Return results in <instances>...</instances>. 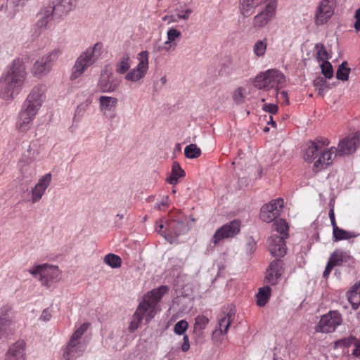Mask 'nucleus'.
<instances>
[{
	"instance_id": "1",
	"label": "nucleus",
	"mask_w": 360,
	"mask_h": 360,
	"mask_svg": "<svg viewBox=\"0 0 360 360\" xmlns=\"http://www.w3.org/2000/svg\"><path fill=\"white\" fill-rule=\"evenodd\" d=\"M25 68L20 60H15L1 78L0 96L5 101L18 94L25 80Z\"/></svg>"
},
{
	"instance_id": "2",
	"label": "nucleus",
	"mask_w": 360,
	"mask_h": 360,
	"mask_svg": "<svg viewBox=\"0 0 360 360\" xmlns=\"http://www.w3.org/2000/svg\"><path fill=\"white\" fill-rule=\"evenodd\" d=\"M167 291L168 288L166 285H161L157 289L148 292L145 295L143 302L139 304L137 309L140 311L143 318L146 315L147 322L155 316L157 304Z\"/></svg>"
},
{
	"instance_id": "3",
	"label": "nucleus",
	"mask_w": 360,
	"mask_h": 360,
	"mask_svg": "<svg viewBox=\"0 0 360 360\" xmlns=\"http://www.w3.org/2000/svg\"><path fill=\"white\" fill-rule=\"evenodd\" d=\"M285 82L284 75L276 70H269L264 73L258 75L255 80V87L259 89L270 90L275 89V92L278 94V91Z\"/></svg>"
},
{
	"instance_id": "4",
	"label": "nucleus",
	"mask_w": 360,
	"mask_h": 360,
	"mask_svg": "<svg viewBox=\"0 0 360 360\" xmlns=\"http://www.w3.org/2000/svg\"><path fill=\"white\" fill-rule=\"evenodd\" d=\"M103 44L96 43L93 47L89 48L77 58L72 78L79 77L89 67L92 65L101 54Z\"/></svg>"
},
{
	"instance_id": "5",
	"label": "nucleus",
	"mask_w": 360,
	"mask_h": 360,
	"mask_svg": "<svg viewBox=\"0 0 360 360\" xmlns=\"http://www.w3.org/2000/svg\"><path fill=\"white\" fill-rule=\"evenodd\" d=\"M29 272L34 276L39 275V281L46 286H49L51 281H58L60 275V271L58 266L47 264L35 266L29 269Z\"/></svg>"
},
{
	"instance_id": "6",
	"label": "nucleus",
	"mask_w": 360,
	"mask_h": 360,
	"mask_svg": "<svg viewBox=\"0 0 360 360\" xmlns=\"http://www.w3.org/2000/svg\"><path fill=\"white\" fill-rule=\"evenodd\" d=\"M336 0H321L316 10L314 22L320 26L326 24L334 14Z\"/></svg>"
},
{
	"instance_id": "7",
	"label": "nucleus",
	"mask_w": 360,
	"mask_h": 360,
	"mask_svg": "<svg viewBox=\"0 0 360 360\" xmlns=\"http://www.w3.org/2000/svg\"><path fill=\"white\" fill-rule=\"evenodd\" d=\"M148 51H141L138 54L139 63L126 75L125 79L127 81L138 82L144 77L148 70Z\"/></svg>"
},
{
	"instance_id": "8",
	"label": "nucleus",
	"mask_w": 360,
	"mask_h": 360,
	"mask_svg": "<svg viewBox=\"0 0 360 360\" xmlns=\"http://www.w3.org/2000/svg\"><path fill=\"white\" fill-rule=\"evenodd\" d=\"M283 207V200L278 198L271 200L262 206L260 212V218L262 221L269 223L277 218Z\"/></svg>"
},
{
	"instance_id": "9",
	"label": "nucleus",
	"mask_w": 360,
	"mask_h": 360,
	"mask_svg": "<svg viewBox=\"0 0 360 360\" xmlns=\"http://www.w3.org/2000/svg\"><path fill=\"white\" fill-rule=\"evenodd\" d=\"M360 146V132L349 135L342 139L337 148V154L339 156L348 155L355 152Z\"/></svg>"
},
{
	"instance_id": "10",
	"label": "nucleus",
	"mask_w": 360,
	"mask_h": 360,
	"mask_svg": "<svg viewBox=\"0 0 360 360\" xmlns=\"http://www.w3.org/2000/svg\"><path fill=\"white\" fill-rule=\"evenodd\" d=\"M342 322L341 315L337 311H330L321 316L316 330L322 333H331Z\"/></svg>"
},
{
	"instance_id": "11",
	"label": "nucleus",
	"mask_w": 360,
	"mask_h": 360,
	"mask_svg": "<svg viewBox=\"0 0 360 360\" xmlns=\"http://www.w3.org/2000/svg\"><path fill=\"white\" fill-rule=\"evenodd\" d=\"M277 6L276 0H269L265 9L260 11L253 18L252 26L255 29H259L265 26L274 16Z\"/></svg>"
},
{
	"instance_id": "12",
	"label": "nucleus",
	"mask_w": 360,
	"mask_h": 360,
	"mask_svg": "<svg viewBox=\"0 0 360 360\" xmlns=\"http://www.w3.org/2000/svg\"><path fill=\"white\" fill-rule=\"evenodd\" d=\"M120 83V79L115 77L113 73L109 71L107 68H105L101 71L98 86L102 92H112L117 89Z\"/></svg>"
},
{
	"instance_id": "13",
	"label": "nucleus",
	"mask_w": 360,
	"mask_h": 360,
	"mask_svg": "<svg viewBox=\"0 0 360 360\" xmlns=\"http://www.w3.org/2000/svg\"><path fill=\"white\" fill-rule=\"evenodd\" d=\"M240 227V223L237 220H233L229 224L224 225L222 227L217 229L213 236V243L216 245L221 240L233 237L239 233Z\"/></svg>"
},
{
	"instance_id": "14",
	"label": "nucleus",
	"mask_w": 360,
	"mask_h": 360,
	"mask_svg": "<svg viewBox=\"0 0 360 360\" xmlns=\"http://www.w3.org/2000/svg\"><path fill=\"white\" fill-rule=\"evenodd\" d=\"M58 54V51L54 50L49 54L37 60L33 67L34 74L41 75L49 72L52 63L57 59Z\"/></svg>"
},
{
	"instance_id": "15",
	"label": "nucleus",
	"mask_w": 360,
	"mask_h": 360,
	"mask_svg": "<svg viewBox=\"0 0 360 360\" xmlns=\"http://www.w3.org/2000/svg\"><path fill=\"white\" fill-rule=\"evenodd\" d=\"M37 112V111L34 110V108L25 106L19 114L16 122V128L20 131H27L29 130Z\"/></svg>"
},
{
	"instance_id": "16",
	"label": "nucleus",
	"mask_w": 360,
	"mask_h": 360,
	"mask_svg": "<svg viewBox=\"0 0 360 360\" xmlns=\"http://www.w3.org/2000/svg\"><path fill=\"white\" fill-rule=\"evenodd\" d=\"M11 308L8 306L3 307L0 314V339L6 340L10 335H13L14 330L11 327V319L8 311Z\"/></svg>"
},
{
	"instance_id": "17",
	"label": "nucleus",
	"mask_w": 360,
	"mask_h": 360,
	"mask_svg": "<svg viewBox=\"0 0 360 360\" xmlns=\"http://www.w3.org/2000/svg\"><path fill=\"white\" fill-rule=\"evenodd\" d=\"M283 236L272 235L268 240V248L271 254L275 257H283L286 253L285 243Z\"/></svg>"
},
{
	"instance_id": "18",
	"label": "nucleus",
	"mask_w": 360,
	"mask_h": 360,
	"mask_svg": "<svg viewBox=\"0 0 360 360\" xmlns=\"http://www.w3.org/2000/svg\"><path fill=\"white\" fill-rule=\"evenodd\" d=\"M51 181V174H46L39 179L37 184L32 190L31 200L33 203L37 202L41 199Z\"/></svg>"
},
{
	"instance_id": "19",
	"label": "nucleus",
	"mask_w": 360,
	"mask_h": 360,
	"mask_svg": "<svg viewBox=\"0 0 360 360\" xmlns=\"http://www.w3.org/2000/svg\"><path fill=\"white\" fill-rule=\"evenodd\" d=\"M283 273L282 262L279 259L274 260L266 270L265 279L269 284L275 285Z\"/></svg>"
},
{
	"instance_id": "20",
	"label": "nucleus",
	"mask_w": 360,
	"mask_h": 360,
	"mask_svg": "<svg viewBox=\"0 0 360 360\" xmlns=\"http://www.w3.org/2000/svg\"><path fill=\"white\" fill-rule=\"evenodd\" d=\"M4 360H25V342L18 340L7 351Z\"/></svg>"
},
{
	"instance_id": "21",
	"label": "nucleus",
	"mask_w": 360,
	"mask_h": 360,
	"mask_svg": "<svg viewBox=\"0 0 360 360\" xmlns=\"http://www.w3.org/2000/svg\"><path fill=\"white\" fill-rule=\"evenodd\" d=\"M44 93V87L43 86H34L29 94L25 106L34 108V110L38 111L42 103Z\"/></svg>"
},
{
	"instance_id": "22",
	"label": "nucleus",
	"mask_w": 360,
	"mask_h": 360,
	"mask_svg": "<svg viewBox=\"0 0 360 360\" xmlns=\"http://www.w3.org/2000/svg\"><path fill=\"white\" fill-rule=\"evenodd\" d=\"M337 155H338L337 148L334 147L321 153V156L314 165V170L319 171L330 165Z\"/></svg>"
},
{
	"instance_id": "23",
	"label": "nucleus",
	"mask_w": 360,
	"mask_h": 360,
	"mask_svg": "<svg viewBox=\"0 0 360 360\" xmlns=\"http://www.w3.org/2000/svg\"><path fill=\"white\" fill-rule=\"evenodd\" d=\"M99 102L101 110L104 115L110 119L114 118L117 99L115 97L102 96L99 98Z\"/></svg>"
},
{
	"instance_id": "24",
	"label": "nucleus",
	"mask_w": 360,
	"mask_h": 360,
	"mask_svg": "<svg viewBox=\"0 0 360 360\" xmlns=\"http://www.w3.org/2000/svg\"><path fill=\"white\" fill-rule=\"evenodd\" d=\"M83 352V345L81 342H69L63 352V357L66 360L75 359Z\"/></svg>"
},
{
	"instance_id": "25",
	"label": "nucleus",
	"mask_w": 360,
	"mask_h": 360,
	"mask_svg": "<svg viewBox=\"0 0 360 360\" xmlns=\"http://www.w3.org/2000/svg\"><path fill=\"white\" fill-rule=\"evenodd\" d=\"M318 151H321V147L316 141L308 142L303 153L304 160L312 162L317 157Z\"/></svg>"
},
{
	"instance_id": "26",
	"label": "nucleus",
	"mask_w": 360,
	"mask_h": 360,
	"mask_svg": "<svg viewBox=\"0 0 360 360\" xmlns=\"http://www.w3.org/2000/svg\"><path fill=\"white\" fill-rule=\"evenodd\" d=\"M240 10L245 17L251 15L255 8L260 4V0H240Z\"/></svg>"
},
{
	"instance_id": "27",
	"label": "nucleus",
	"mask_w": 360,
	"mask_h": 360,
	"mask_svg": "<svg viewBox=\"0 0 360 360\" xmlns=\"http://www.w3.org/2000/svg\"><path fill=\"white\" fill-rule=\"evenodd\" d=\"M55 10L53 4H50L47 6L41 8L38 21V25L41 27H45L47 23L52 19V15Z\"/></svg>"
},
{
	"instance_id": "28",
	"label": "nucleus",
	"mask_w": 360,
	"mask_h": 360,
	"mask_svg": "<svg viewBox=\"0 0 360 360\" xmlns=\"http://www.w3.org/2000/svg\"><path fill=\"white\" fill-rule=\"evenodd\" d=\"M348 300L354 310L360 306V281L354 284L349 292Z\"/></svg>"
},
{
	"instance_id": "29",
	"label": "nucleus",
	"mask_w": 360,
	"mask_h": 360,
	"mask_svg": "<svg viewBox=\"0 0 360 360\" xmlns=\"http://www.w3.org/2000/svg\"><path fill=\"white\" fill-rule=\"evenodd\" d=\"M235 316V310L231 309L227 314L219 321V331L221 334H226Z\"/></svg>"
},
{
	"instance_id": "30",
	"label": "nucleus",
	"mask_w": 360,
	"mask_h": 360,
	"mask_svg": "<svg viewBox=\"0 0 360 360\" xmlns=\"http://www.w3.org/2000/svg\"><path fill=\"white\" fill-rule=\"evenodd\" d=\"M185 176V172L181 167L180 165L174 162L173 163L172 173L168 178L167 181L172 185H176L179 178H183Z\"/></svg>"
},
{
	"instance_id": "31",
	"label": "nucleus",
	"mask_w": 360,
	"mask_h": 360,
	"mask_svg": "<svg viewBox=\"0 0 360 360\" xmlns=\"http://www.w3.org/2000/svg\"><path fill=\"white\" fill-rule=\"evenodd\" d=\"M273 229L276 231L280 235L278 236H283V239H285L288 236V226L285 221L282 219H278L274 221L272 224Z\"/></svg>"
},
{
	"instance_id": "32",
	"label": "nucleus",
	"mask_w": 360,
	"mask_h": 360,
	"mask_svg": "<svg viewBox=\"0 0 360 360\" xmlns=\"http://www.w3.org/2000/svg\"><path fill=\"white\" fill-rule=\"evenodd\" d=\"M350 257L345 252L335 250L329 259V261L335 266H339L343 262H347Z\"/></svg>"
},
{
	"instance_id": "33",
	"label": "nucleus",
	"mask_w": 360,
	"mask_h": 360,
	"mask_svg": "<svg viewBox=\"0 0 360 360\" xmlns=\"http://www.w3.org/2000/svg\"><path fill=\"white\" fill-rule=\"evenodd\" d=\"M271 288L269 286H264L259 288L257 295V304L259 307L264 306L270 297Z\"/></svg>"
},
{
	"instance_id": "34",
	"label": "nucleus",
	"mask_w": 360,
	"mask_h": 360,
	"mask_svg": "<svg viewBox=\"0 0 360 360\" xmlns=\"http://www.w3.org/2000/svg\"><path fill=\"white\" fill-rule=\"evenodd\" d=\"M333 236L334 238V241H339L355 238L356 235L352 232L347 231L339 227H337L333 230Z\"/></svg>"
},
{
	"instance_id": "35",
	"label": "nucleus",
	"mask_w": 360,
	"mask_h": 360,
	"mask_svg": "<svg viewBox=\"0 0 360 360\" xmlns=\"http://www.w3.org/2000/svg\"><path fill=\"white\" fill-rule=\"evenodd\" d=\"M351 69L348 68L347 61L342 62L339 66L336 72V77L338 79L345 82L349 79V75Z\"/></svg>"
},
{
	"instance_id": "36",
	"label": "nucleus",
	"mask_w": 360,
	"mask_h": 360,
	"mask_svg": "<svg viewBox=\"0 0 360 360\" xmlns=\"http://www.w3.org/2000/svg\"><path fill=\"white\" fill-rule=\"evenodd\" d=\"M314 86L318 91V93L321 96H323L325 92L329 89L330 85L328 84L326 78L322 77H317L313 82Z\"/></svg>"
},
{
	"instance_id": "37",
	"label": "nucleus",
	"mask_w": 360,
	"mask_h": 360,
	"mask_svg": "<svg viewBox=\"0 0 360 360\" xmlns=\"http://www.w3.org/2000/svg\"><path fill=\"white\" fill-rule=\"evenodd\" d=\"M184 155L189 159L197 158L200 156L201 150L195 144L191 143L185 148Z\"/></svg>"
},
{
	"instance_id": "38",
	"label": "nucleus",
	"mask_w": 360,
	"mask_h": 360,
	"mask_svg": "<svg viewBox=\"0 0 360 360\" xmlns=\"http://www.w3.org/2000/svg\"><path fill=\"white\" fill-rule=\"evenodd\" d=\"M195 321L193 331L195 333L200 334L209 323V319L205 316H198Z\"/></svg>"
},
{
	"instance_id": "39",
	"label": "nucleus",
	"mask_w": 360,
	"mask_h": 360,
	"mask_svg": "<svg viewBox=\"0 0 360 360\" xmlns=\"http://www.w3.org/2000/svg\"><path fill=\"white\" fill-rule=\"evenodd\" d=\"M104 262L112 268H119L122 265V259L115 254H108L104 257Z\"/></svg>"
},
{
	"instance_id": "40",
	"label": "nucleus",
	"mask_w": 360,
	"mask_h": 360,
	"mask_svg": "<svg viewBox=\"0 0 360 360\" xmlns=\"http://www.w3.org/2000/svg\"><path fill=\"white\" fill-rule=\"evenodd\" d=\"M266 46L267 41L266 39L257 40L253 46V51L258 57L263 56L266 52Z\"/></svg>"
},
{
	"instance_id": "41",
	"label": "nucleus",
	"mask_w": 360,
	"mask_h": 360,
	"mask_svg": "<svg viewBox=\"0 0 360 360\" xmlns=\"http://www.w3.org/2000/svg\"><path fill=\"white\" fill-rule=\"evenodd\" d=\"M129 60V57L128 55L123 56L116 65V71L117 73L124 74L129 69L130 65Z\"/></svg>"
},
{
	"instance_id": "42",
	"label": "nucleus",
	"mask_w": 360,
	"mask_h": 360,
	"mask_svg": "<svg viewBox=\"0 0 360 360\" xmlns=\"http://www.w3.org/2000/svg\"><path fill=\"white\" fill-rule=\"evenodd\" d=\"M177 44H174L172 43H169V41H165L162 46H160L157 44L153 45V50L155 52H160L162 51L166 52L174 51L176 49Z\"/></svg>"
},
{
	"instance_id": "43",
	"label": "nucleus",
	"mask_w": 360,
	"mask_h": 360,
	"mask_svg": "<svg viewBox=\"0 0 360 360\" xmlns=\"http://www.w3.org/2000/svg\"><path fill=\"white\" fill-rule=\"evenodd\" d=\"M89 323H83L79 328H77L72 334L71 339L69 342H80L79 339L82 337L84 333L88 329Z\"/></svg>"
},
{
	"instance_id": "44",
	"label": "nucleus",
	"mask_w": 360,
	"mask_h": 360,
	"mask_svg": "<svg viewBox=\"0 0 360 360\" xmlns=\"http://www.w3.org/2000/svg\"><path fill=\"white\" fill-rule=\"evenodd\" d=\"M142 319L143 317L142 315L140 314V311H138V309H136V312L133 316V319L130 322L129 330L131 332H134L135 330H136L139 328Z\"/></svg>"
},
{
	"instance_id": "45",
	"label": "nucleus",
	"mask_w": 360,
	"mask_h": 360,
	"mask_svg": "<svg viewBox=\"0 0 360 360\" xmlns=\"http://www.w3.org/2000/svg\"><path fill=\"white\" fill-rule=\"evenodd\" d=\"M321 72L326 79H330L333 77V68L328 61H323L321 65Z\"/></svg>"
},
{
	"instance_id": "46",
	"label": "nucleus",
	"mask_w": 360,
	"mask_h": 360,
	"mask_svg": "<svg viewBox=\"0 0 360 360\" xmlns=\"http://www.w3.org/2000/svg\"><path fill=\"white\" fill-rule=\"evenodd\" d=\"M316 50V58L319 60L328 61V53L322 44H317L315 46Z\"/></svg>"
},
{
	"instance_id": "47",
	"label": "nucleus",
	"mask_w": 360,
	"mask_h": 360,
	"mask_svg": "<svg viewBox=\"0 0 360 360\" xmlns=\"http://www.w3.org/2000/svg\"><path fill=\"white\" fill-rule=\"evenodd\" d=\"M181 32L175 28H170L167 32V40L169 41V43H172L174 44H176V40L181 37Z\"/></svg>"
},
{
	"instance_id": "48",
	"label": "nucleus",
	"mask_w": 360,
	"mask_h": 360,
	"mask_svg": "<svg viewBox=\"0 0 360 360\" xmlns=\"http://www.w3.org/2000/svg\"><path fill=\"white\" fill-rule=\"evenodd\" d=\"M354 341V337H349L347 338L340 339L338 340L335 342V348H347L350 347L351 345H353Z\"/></svg>"
},
{
	"instance_id": "49",
	"label": "nucleus",
	"mask_w": 360,
	"mask_h": 360,
	"mask_svg": "<svg viewBox=\"0 0 360 360\" xmlns=\"http://www.w3.org/2000/svg\"><path fill=\"white\" fill-rule=\"evenodd\" d=\"M255 250L256 242L255 241V240L252 237L247 238L245 245L244 246V251L245 252L246 255H252Z\"/></svg>"
},
{
	"instance_id": "50",
	"label": "nucleus",
	"mask_w": 360,
	"mask_h": 360,
	"mask_svg": "<svg viewBox=\"0 0 360 360\" xmlns=\"http://www.w3.org/2000/svg\"><path fill=\"white\" fill-rule=\"evenodd\" d=\"M188 323L185 320L178 321L174 328V332L178 335H182L188 328Z\"/></svg>"
},
{
	"instance_id": "51",
	"label": "nucleus",
	"mask_w": 360,
	"mask_h": 360,
	"mask_svg": "<svg viewBox=\"0 0 360 360\" xmlns=\"http://www.w3.org/2000/svg\"><path fill=\"white\" fill-rule=\"evenodd\" d=\"M244 98V89L242 87H238L233 93V101H235L236 103L240 104L243 103Z\"/></svg>"
},
{
	"instance_id": "52",
	"label": "nucleus",
	"mask_w": 360,
	"mask_h": 360,
	"mask_svg": "<svg viewBox=\"0 0 360 360\" xmlns=\"http://www.w3.org/2000/svg\"><path fill=\"white\" fill-rule=\"evenodd\" d=\"M77 0H60L58 5L63 7L65 11H70L76 4Z\"/></svg>"
},
{
	"instance_id": "53",
	"label": "nucleus",
	"mask_w": 360,
	"mask_h": 360,
	"mask_svg": "<svg viewBox=\"0 0 360 360\" xmlns=\"http://www.w3.org/2000/svg\"><path fill=\"white\" fill-rule=\"evenodd\" d=\"M176 17L179 19H183L184 20H188L192 13L193 11L192 9L188 8H186L184 11H176Z\"/></svg>"
},
{
	"instance_id": "54",
	"label": "nucleus",
	"mask_w": 360,
	"mask_h": 360,
	"mask_svg": "<svg viewBox=\"0 0 360 360\" xmlns=\"http://www.w3.org/2000/svg\"><path fill=\"white\" fill-rule=\"evenodd\" d=\"M262 109L270 114H276L278 112V108L276 104L268 103L264 104Z\"/></svg>"
},
{
	"instance_id": "55",
	"label": "nucleus",
	"mask_w": 360,
	"mask_h": 360,
	"mask_svg": "<svg viewBox=\"0 0 360 360\" xmlns=\"http://www.w3.org/2000/svg\"><path fill=\"white\" fill-rule=\"evenodd\" d=\"M353 345L354 347L352 349V354L356 357H360V339L356 340L354 338Z\"/></svg>"
},
{
	"instance_id": "56",
	"label": "nucleus",
	"mask_w": 360,
	"mask_h": 360,
	"mask_svg": "<svg viewBox=\"0 0 360 360\" xmlns=\"http://www.w3.org/2000/svg\"><path fill=\"white\" fill-rule=\"evenodd\" d=\"M354 18L356 20L354 25V27L356 32H359L360 30V8L356 11Z\"/></svg>"
},
{
	"instance_id": "57",
	"label": "nucleus",
	"mask_w": 360,
	"mask_h": 360,
	"mask_svg": "<svg viewBox=\"0 0 360 360\" xmlns=\"http://www.w3.org/2000/svg\"><path fill=\"white\" fill-rule=\"evenodd\" d=\"M162 20L163 21H165L167 22V25H171L174 22H177V20H176V18L175 15H165L164 17H162Z\"/></svg>"
},
{
	"instance_id": "58",
	"label": "nucleus",
	"mask_w": 360,
	"mask_h": 360,
	"mask_svg": "<svg viewBox=\"0 0 360 360\" xmlns=\"http://www.w3.org/2000/svg\"><path fill=\"white\" fill-rule=\"evenodd\" d=\"M329 218L330 219V221H331V225L333 226V230L338 226L337 224H336V221H335V214H334V210H333V208L330 209V212H329Z\"/></svg>"
},
{
	"instance_id": "59",
	"label": "nucleus",
	"mask_w": 360,
	"mask_h": 360,
	"mask_svg": "<svg viewBox=\"0 0 360 360\" xmlns=\"http://www.w3.org/2000/svg\"><path fill=\"white\" fill-rule=\"evenodd\" d=\"M189 348H190V344H189L188 338L187 335H185L184 337V342L181 345V349L183 352H186L189 349Z\"/></svg>"
},
{
	"instance_id": "60",
	"label": "nucleus",
	"mask_w": 360,
	"mask_h": 360,
	"mask_svg": "<svg viewBox=\"0 0 360 360\" xmlns=\"http://www.w3.org/2000/svg\"><path fill=\"white\" fill-rule=\"evenodd\" d=\"M335 266V265H333L329 260L328 262V264L326 265V267L325 269V271H323V277L326 278L329 274L330 273L332 269Z\"/></svg>"
},
{
	"instance_id": "61",
	"label": "nucleus",
	"mask_w": 360,
	"mask_h": 360,
	"mask_svg": "<svg viewBox=\"0 0 360 360\" xmlns=\"http://www.w3.org/2000/svg\"><path fill=\"white\" fill-rule=\"evenodd\" d=\"M276 94L278 95V99L283 100L286 103H288V102H289L288 97V94L286 91H283L280 93L278 92V94Z\"/></svg>"
},
{
	"instance_id": "62",
	"label": "nucleus",
	"mask_w": 360,
	"mask_h": 360,
	"mask_svg": "<svg viewBox=\"0 0 360 360\" xmlns=\"http://www.w3.org/2000/svg\"><path fill=\"white\" fill-rule=\"evenodd\" d=\"M314 141H316L321 147V150L326 147V146H328V144H329V141L328 139H322L321 140L319 139H316Z\"/></svg>"
},
{
	"instance_id": "63",
	"label": "nucleus",
	"mask_w": 360,
	"mask_h": 360,
	"mask_svg": "<svg viewBox=\"0 0 360 360\" xmlns=\"http://www.w3.org/2000/svg\"><path fill=\"white\" fill-rule=\"evenodd\" d=\"M41 317L44 321L49 320L50 314H48V311L46 310H44L42 313Z\"/></svg>"
},
{
	"instance_id": "64",
	"label": "nucleus",
	"mask_w": 360,
	"mask_h": 360,
	"mask_svg": "<svg viewBox=\"0 0 360 360\" xmlns=\"http://www.w3.org/2000/svg\"><path fill=\"white\" fill-rule=\"evenodd\" d=\"M267 123L269 124H271L272 126L274 127H276V122L273 120V118L271 116H270V120L267 122Z\"/></svg>"
}]
</instances>
